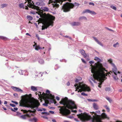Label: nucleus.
<instances>
[{"mask_svg":"<svg viewBox=\"0 0 122 122\" xmlns=\"http://www.w3.org/2000/svg\"><path fill=\"white\" fill-rule=\"evenodd\" d=\"M14 95L16 97H17L18 94L16 93H15L14 94Z\"/></svg>","mask_w":122,"mask_h":122,"instance_id":"nucleus-52","label":"nucleus"},{"mask_svg":"<svg viewBox=\"0 0 122 122\" xmlns=\"http://www.w3.org/2000/svg\"><path fill=\"white\" fill-rule=\"evenodd\" d=\"M92 113V118L90 115L86 112L81 113L80 114H77V116L82 122L86 121L92 119V122H102L101 121L102 119L107 118L109 119L105 113H102L101 115H97L96 112H94Z\"/></svg>","mask_w":122,"mask_h":122,"instance_id":"nucleus-3","label":"nucleus"},{"mask_svg":"<svg viewBox=\"0 0 122 122\" xmlns=\"http://www.w3.org/2000/svg\"><path fill=\"white\" fill-rule=\"evenodd\" d=\"M41 93V92H36V95L38 94L39 97L40 98Z\"/></svg>","mask_w":122,"mask_h":122,"instance_id":"nucleus-34","label":"nucleus"},{"mask_svg":"<svg viewBox=\"0 0 122 122\" xmlns=\"http://www.w3.org/2000/svg\"><path fill=\"white\" fill-rule=\"evenodd\" d=\"M55 17L49 14L46 15L44 17L45 22L44 25L42 26V30L46 29L50 25L53 26V21L54 20Z\"/></svg>","mask_w":122,"mask_h":122,"instance_id":"nucleus-5","label":"nucleus"},{"mask_svg":"<svg viewBox=\"0 0 122 122\" xmlns=\"http://www.w3.org/2000/svg\"><path fill=\"white\" fill-rule=\"evenodd\" d=\"M11 88L15 91L20 92H23L22 90L18 87L13 86H12L11 87Z\"/></svg>","mask_w":122,"mask_h":122,"instance_id":"nucleus-12","label":"nucleus"},{"mask_svg":"<svg viewBox=\"0 0 122 122\" xmlns=\"http://www.w3.org/2000/svg\"><path fill=\"white\" fill-rule=\"evenodd\" d=\"M59 103L64 105L58 107L60 108L59 110L60 113L64 116H67L70 114L71 111L68 109H76L77 108L74 101L68 100L67 97L62 99Z\"/></svg>","mask_w":122,"mask_h":122,"instance_id":"nucleus-2","label":"nucleus"},{"mask_svg":"<svg viewBox=\"0 0 122 122\" xmlns=\"http://www.w3.org/2000/svg\"><path fill=\"white\" fill-rule=\"evenodd\" d=\"M46 94H50V91L48 90H47L46 91Z\"/></svg>","mask_w":122,"mask_h":122,"instance_id":"nucleus-43","label":"nucleus"},{"mask_svg":"<svg viewBox=\"0 0 122 122\" xmlns=\"http://www.w3.org/2000/svg\"><path fill=\"white\" fill-rule=\"evenodd\" d=\"M106 99L110 102H111L112 101V100L109 97H107Z\"/></svg>","mask_w":122,"mask_h":122,"instance_id":"nucleus-39","label":"nucleus"},{"mask_svg":"<svg viewBox=\"0 0 122 122\" xmlns=\"http://www.w3.org/2000/svg\"><path fill=\"white\" fill-rule=\"evenodd\" d=\"M95 66H93L92 64L90 66L92 67L91 72L93 73V75L94 79L99 81L98 86L101 88V86L102 84V82L107 78L106 77V75L104 71H107L103 67L102 64L95 63Z\"/></svg>","mask_w":122,"mask_h":122,"instance_id":"nucleus-1","label":"nucleus"},{"mask_svg":"<svg viewBox=\"0 0 122 122\" xmlns=\"http://www.w3.org/2000/svg\"><path fill=\"white\" fill-rule=\"evenodd\" d=\"M54 98V96L52 95L51 94H48L43 92L42 94L41 93V94L40 98L45 99V103L43 104V105L46 106H47L48 104L49 103L48 99L50 100L51 102L54 103L55 104L56 103V102Z\"/></svg>","mask_w":122,"mask_h":122,"instance_id":"nucleus-6","label":"nucleus"},{"mask_svg":"<svg viewBox=\"0 0 122 122\" xmlns=\"http://www.w3.org/2000/svg\"><path fill=\"white\" fill-rule=\"evenodd\" d=\"M52 121L53 122H56V121L55 119H52Z\"/></svg>","mask_w":122,"mask_h":122,"instance_id":"nucleus-59","label":"nucleus"},{"mask_svg":"<svg viewBox=\"0 0 122 122\" xmlns=\"http://www.w3.org/2000/svg\"><path fill=\"white\" fill-rule=\"evenodd\" d=\"M64 37H66V38H68L69 39H70V40H71L72 38H71L70 37H69V36H64Z\"/></svg>","mask_w":122,"mask_h":122,"instance_id":"nucleus-41","label":"nucleus"},{"mask_svg":"<svg viewBox=\"0 0 122 122\" xmlns=\"http://www.w3.org/2000/svg\"><path fill=\"white\" fill-rule=\"evenodd\" d=\"M89 63H90V64H92V63H94V62L92 61H89Z\"/></svg>","mask_w":122,"mask_h":122,"instance_id":"nucleus-54","label":"nucleus"},{"mask_svg":"<svg viewBox=\"0 0 122 122\" xmlns=\"http://www.w3.org/2000/svg\"><path fill=\"white\" fill-rule=\"evenodd\" d=\"M49 2L50 1L51 2V3H52L53 2L54 3V1H53V0L52 1V0H49Z\"/></svg>","mask_w":122,"mask_h":122,"instance_id":"nucleus-61","label":"nucleus"},{"mask_svg":"<svg viewBox=\"0 0 122 122\" xmlns=\"http://www.w3.org/2000/svg\"><path fill=\"white\" fill-rule=\"evenodd\" d=\"M55 0H54V4H52L53 7L54 8H58L59 7V5L58 4H57V3H58V2H56Z\"/></svg>","mask_w":122,"mask_h":122,"instance_id":"nucleus-15","label":"nucleus"},{"mask_svg":"<svg viewBox=\"0 0 122 122\" xmlns=\"http://www.w3.org/2000/svg\"><path fill=\"white\" fill-rule=\"evenodd\" d=\"M81 95H82L84 96H87V94H86L84 92H82L81 94Z\"/></svg>","mask_w":122,"mask_h":122,"instance_id":"nucleus-38","label":"nucleus"},{"mask_svg":"<svg viewBox=\"0 0 122 122\" xmlns=\"http://www.w3.org/2000/svg\"><path fill=\"white\" fill-rule=\"evenodd\" d=\"M26 17L29 20H32L33 19L32 17L30 15H27Z\"/></svg>","mask_w":122,"mask_h":122,"instance_id":"nucleus-31","label":"nucleus"},{"mask_svg":"<svg viewBox=\"0 0 122 122\" xmlns=\"http://www.w3.org/2000/svg\"><path fill=\"white\" fill-rule=\"evenodd\" d=\"M79 4L76 3H74V4L68 2H67L63 4L62 6L61 10L64 12H67L70 11L71 9H72L75 6L77 7L80 5Z\"/></svg>","mask_w":122,"mask_h":122,"instance_id":"nucleus-8","label":"nucleus"},{"mask_svg":"<svg viewBox=\"0 0 122 122\" xmlns=\"http://www.w3.org/2000/svg\"><path fill=\"white\" fill-rule=\"evenodd\" d=\"M89 101L91 102H97V100L94 99H90Z\"/></svg>","mask_w":122,"mask_h":122,"instance_id":"nucleus-40","label":"nucleus"},{"mask_svg":"<svg viewBox=\"0 0 122 122\" xmlns=\"http://www.w3.org/2000/svg\"><path fill=\"white\" fill-rule=\"evenodd\" d=\"M31 94L29 95L26 94L25 96L24 99H21L19 102V106L27 107H32L33 109L35 107L37 108L40 105V103L37 100L32 102H30V100L31 97Z\"/></svg>","mask_w":122,"mask_h":122,"instance_id":"nucleus-4","label":"nucleus"},{"mask_svg":"<svg viewBox=\"0 0 122 122\" xmlns=\"http://www.w3.org/2000/svg\"><path fill=\"white\" fill-rule=\"evenodd\" d=\"M119 46V44L118 42H117L116 44H114L113 45L114 47H116L117 46Z\"/></svg>","mask_w":122,"mask_h":122,"instance_id":"nucleus-32","label":"nucleus"},{"mask_svg":"<svg viewBox=\"0 0 122 122\" xmlns=\"http://www.w3.org/2000/svg\"><path fill=\"white\" fill-rule=\"evenodd\" d=\"M11 102L12 103H14L15 104H16V105H18V102H17L14 101H11Z\"/></svg>","mask_w":122,"mask_h":122,"instance_id":"nucleus-37","label":"nucleus"},{"mask_svg":"<svg viewBox=\"0 0 122 122\" xmlns=\"http://www.w3.org/2000/svg\"><path fill=\"white\" fill-rule=\"evenodd\" d=\"M0 39L4 40H6L7 39V38L6 37L1 36H0Z\"/></svg>","mask_w":122,"mask_h":122,"instance_id":"nucleus-28","label":"nucleus"},{"mask_svg":"<svg viewBox=\"0 0 122 122\" xmlns=\"http://www.w3.org/2000/svg\"><path fill=\"white\" fill-rule=\"evenodd\" d=\"M19 6L20 8H25V7H24V5L23 3H21L20 4Z\"/></svg>","mask_w":122,"mask_h":122,"instance_id":"nucleus-27","label":"nucleus"},{"mask_svg":"<svg viewBox=\"0 0 122 122\" xmlns=\"http://www.w3.org/2000/svg\"><path fill=\"white\" fill-rule=\"evenodd\" d=\"M94 59L96 60H98L99 59V58L97 57H95V58Z\"/></svg>","mask_w":122,"mask_h":122,"instance_id":"nucleus-46","label":"nucleus"},{"mask_svg":"<svg viewBox=\"0 0 122 122\" xmlns=\"http://www.w3.org/2000/svg\"><path fill=\"white\" fill-rule=\"evenodd\" d=\"M1 7L2 8H3L4 7H6L7 5L6 4H2L1 5Z\"/></svg>","mask_w":122,"mask_h":122,"instance_id":"nucleus-33","label":"nucleus"},{"mask_svg":"<svg viewBox=\"0 0 122 122\" xmlns=\"http://www.w3.org/2000/svg\"><path fill=\"white\" fill-rule=\"evenodd\" d=\"M83 19L85 20H87L85 16H82L80 17L79 18V20H82Z\"/></svg>","mask_w":122,"mask_h":122,"instance_id":"nucleus-30","label":"nucleus"},{"mask_svg":"<svg viewBox=\"0 0 122 122\" xmlns=\"http://www.w3.org/2000/svg\"><path fill=\"white\" fill-rule=\"evenodd\" d=\"M32 0H27V1H28V2L27 6L30 8L36 9L37 11H32L31 12V13L33 14L37 13L38 14L40 15V16L41 17H43V13L42 11L40 10L39 7L38 6H36L34 5V3L33 1H32Z\"/></svg>","mask_w":122,"mask_h":122,"instance_id":"nucleus-9","label":"nucleus"},{"mask_svg":"<svg viewBox=\"0 0 122 122\" xmlns=\"http://www.w3.org/2000/svg\"><path fill=\"white\" fill-rule=\"evenodd\" d=\"M14 109L16 111H17L18 110V108L17 107H15L14 108Z\"/></svg>","mask_w":122,"mask_h":122,"instance_id":"nucleus-57","label":"nucleus"},{"mask_svg":"<svg viewBox=\"0 0 122 122\" xmlns=\"http://www.w3.org/2000/svg\"><path fill=\"white\" fill-rule=\"evenodd\" d=\"M10 105L13 107H15L16 106L15 105L13 104L10 103Z\"/></svg>","mask_w":122,"mask_h":122,"instance_id":"nucleus-42","label":"nucleus"},{"mask_svg":"<svg viewBox=\"0 0 122 122\" xmlns=\"http://www.w3.org/2000/svg\"><path fill=\"white\" fill-rule=\"evenodd\" d=\"M104 107L106 109L108 112H109L110 111V108L107 106V105H105L104 106Z\"/></svg>","mask_w":122,"mask_h":122,"instance_id":"nucleus-25","label":"nucleus"},{"mask_svg":"<svg viewBox=\"0 0 122 122\" xmlns=\"http://www.w3.org/2000/svg\"><path fill=\"white\" fill-rule=\"evenodd\" d=\"M37 110L38 111H42L43 110L42 108V109H38Z\"/></svg>","mask_w":122,"mask_h":122,"instance_id":"nucleus-47","label":"nucleus"},{"mask_svg":"<svg viewBox=\"0 0 122 122\" xmlns=\"http://www.w3.org/2000/svg\"><path fill=\"white\" fill-rule=\"evenodd\" d=\"M66 84L68 86H69L70 85V83L69 81H68L67 83Z\"/></svg>","mask_w":122,"mask_h":122,"instance_id":"nucleus-49","label":"nucleus"},{"mask_svg":"<svg viewBox=\"0 0 122 122\" xmlns=\"http://www.w3.org/2000/svg\"><path fill=\"white\" fill-rule=\"evenodd\" d=\"M29 117V115L28 114L22 115L20 116V117L23 119H26L27 117Z\"/></svg>","mask_w":122,"mask_h":122,"instance_id":"nucleus-19","label":"nucleus"},{"mask_svg":"<svg viewBox=\"0 0 122 122\" xmlns=\"http://www.w3.org/2000/svg\"><path fill=\"white\" fill-rule=\"evenodd\" d=\"M114 68L112 69L113 71H110V72H109L108 73L107 72V74L106 73H105V75H106V76H107V75H109V74H110L111 75V74H112V75L113 76L114 79L115 80H117L118 79V77H117V74H116V72L117 71V69L116 66H113ZM107 71V70H106ZM105 71H104V72Z\"/></svg>","mask_w":122,"mask_h":122,"instance_id":"nucleus-10","label":"nucleus"},{"mask_svg":"<svg viewBox=\"0 0 122 122\" xmlns=\"http://www.w3.org/2000/svg\"><path fill=\"white\" fill-rule=\"evenodd\" d=\"M42 10L44 11H48L49 9L47 7H44L43 8H42Z\"/></svg>","mask_w":122,"mask_h":122,"instance_id":"nucleus-26","label":"nucleus"},{"mask_svg":"<svg viewBox=\"0 0 122 122\" xmlns=\"http://www.w3.org/2000/svg\"><path fill=\"white\" fill-rule=\"evenodd\" d=\"M111 7L112 8V9H113L114 10H116V7L114 6L113 5H112L111 6Z\"/></svg>","mask_w":122,"mask_h":122,"instance_id":"nucleus-36","label":"nucleus"},{"mask_svg":"<svg viewBox=\"0 0 122 122\" xmlns=\"http://www.w3.org/2000/svg\"><path fill=\"white\" fill-rule=\"evenodd\" d=\"M74 120L77 122H79V121L78 120V119L76 118H75Z\"/></svg>","mask_w":122,"mask_h":122,"instance_id":"nucleus-62","label":"nucleus"},{"mask_svg":"<svg viewBox=\"0 0 122 122\" xmlns=\"http://www.w3.org/2000/svg\"><path fill=\"white\" fill-rule=\"evenodd\" d=\"M79 80L78 79H76V80H75V82H78L79 81Z\"/></svg>","mask_w":122,"mask_h":122,"instance_id":"nucleus-60","label":"nucleus"},{"mask_svg":"<svg viewBox=\"0 0 122 122\" xmlns=\"http://www.w3.org/2000/svg\"><path fill=\"white\" fill-rule=\"evenodd\" d=\"M105 90L106 91L108 92L110 91L111 90L110 88L109 87L106 88Z\"/></svg>","mask_w":122,"mask_h":122,"instance_id":"nucleus-35","label":"nucleus"},{"mask_svg":"<svg viewBox=\"0 0 122 122\" xmlns=\"http://www.w3.org/2000/svg\"><path fill=\"white\" fill-rule=\"evenodd\" d=\"M81 60L83 62L85 63H86V61L84 60L83 59H81Z\"/></svg>","mask_w":122,"mask_h":122,"instance_id":"nucleus-48","label":"nucleus"},{"mask_svg":"<svg viewBox=\"0 0 122 122\" xmlns=\"http://www.w3.org/2000/svg\"><path fill=\"white\" fill-rule=\"evenodd\" d=\"M56 2H58L61 5L62 4V2L64 1L67 0H55Z\"/></svg>","mask_w":122,"mask_h":122,"instance_id":"nucleus-21","label":"nucleus"},{"mask_svg":"<svg viewBox=\"0 0 122 122\" xmlns=\"http://www.w3.org/2000/svg\"><path fill=\"white\" fill-rule=\"evenodd\" d=\"M96 112L97 113H98V114H100V111H96Z\"/></svg>","mask_w":122,"mask_h":122,"instance_id":"nucleus-51","label":"nucleus"},{"mask_svg":"<svg viewBox=\"0 0 122 122\" xmlns=\"http://www.w3.org/2000/svg\"><path fill=\"white\" fill-rule=\"evenodd\" d=\"M95 41L99 45L102 46H103V45L100 41L98 40L95 37H93Z\"/></svg>","mask_w":122,"mask_h":122,"instance_id":"nucleus-16","label":"nucleus"},{"mask_svg":"<svg viewBox=\"0 0 122 122\" xmlns=\"http://www.w3.org/2000/svg\"><path fill=\"white\" fill-rule=\"evenodd\" d=\"M25 9L26 10H28V8L26 5L25 6Z\"/></svg>","mask_w":122,"mask_h":122,"instance_id":"nucleus-56","label":"nucleus"},{"mask_svg":"<svg viewBox=\"0 0 122 122\" xmlns=\"http://www.w3.org/2000/svg\"><path fill=\"white\" fill-rule=\"evenodd\" d=\"M108 61L112 66H115V65L114 64L112 63V60L111 59H110L108 60Z\"/></svg>","mask_w":122,"mask_h":122,"instance_id":"nucleus-22","label":"nucleus"},{"mask_svg":"<svg viewBox=\"0 0 122 122\" xmlns=\"http://www.w3.org/2000/svg\"><path fill=\"white\" fill-rule=\"evenodd\" d=\"M49 112L52 114H53L54 113V112L53 111H49Z\"/></svg>","mask_w":122,"mask_h":122,"instance_id":"nucleus-53","label":"nucleus"},{"mask_svg":"<svg viewBox=\"0 0 122 122\" xmlns=\"http://www.w3.org/2000/svg\"><path fill=\"white\" fill-rule=\"evenodd\" d=\"M73 109H72V110L71 111V112H74V113H76V112H77V111L76 110H72Z\"/></svg>","mask_w":122,"mask_h":122,"instance_id":"nucleus-45","label":"nucleus"},{"mask_svg":"<svg viewBox=\"0 0 122 122\" xmlns=\"http://www.w3.org/2000/svg\"><path fill=\"white\" fill-rule=\"evenodd\" d=\"M30 121H34L35 122H36L37 121V119L35 118L34 117L32 119H30Z\"/></svg>","mask_w":122,"mask_h":122,"instance_id":"nucleus-29","label":"nucleus"},{"mask_svg":"<svg viewBox=\"0 0 122 122\" xmlns=\"http://www.w3.org/2000/svg\"><path fill=\"white\" fill-rule=\"evenodd\" d=\"M34 43H35V45H33V46L34 47L35 46H37V43H35V42H34Z\"/></svg>","mask_w":122,"mask_h":122,"instance_id":"nucleus-55","label":"nucleus"},{"mask_svg":"<svg viewBox=\"0 0 122 122\" xmlns=\"http://www.w3.org/2000/svg\"><path fill=\"white\" fill-rule=\"evenodd\" d=\"M79 51L81 54L83 56V57L86 58L87 57V55L85 53V51L83 49H80L79 50Z\"/></svg>","mask_w":122,"mask_h":122,"instance_id":"nucleus-13","label":"nucleus"},{"mask_svg":"<svg viewBox=\"0 0 122 122\" xmlns=\"http://www.w3.org/2000/svg\"><path fill=\"white\" fill-rule=\"evenodd\" d=\"M89 5H92L93 6H94V4L92 2H90L89 3Z\"/></svg>","mask_w":122,"mask_h":122,"instance_id":"nucleus-44","label":"nucleus"},{"mask_svg":"<svg viewBox=\"0 0 122 122\" xmlns=\"http://www.w3.org/2000/svg\"><path fill=\"white\" fill-rule=\"evenodd\" d=\"M43 2L44 1H41V2H38L36 3V4L37 5L40 6L45 5V4Z\"/></svg>","mask_w":122,"mask_h":122,"instance_id":"nucleus-18","label":"nucleus"},{"mask_svg":"<svg viewBox=\"0 0 122 122\" xmlns=\"http://www.w3.org/2000/svg\"><path fill=\"white\" fill-rule=\"evenodd\" d=\"M42 49V48L40 47L39 45L36 46L35 47V49L36 50H38L39 49Z\"/></svg>","mask_w":122,"mask_h":122,"instance_id":"nucleus-24","label":"nucleus"},{"mask_svg":"<svg viewBox=\"0 0 122 122\" xmlns=\"http://www.w3.org/2000/svg\"><path fill=\"white\" fill-rule=\"evenodd\" d=\"M7 102L6 101H5L4 102V104H7Z\"/></svg>","mask_w":122,"mask_h":122,"instance_id":"nucleus-58","label":"nucleus"},{"mask_svg":"<svg viewBox=\"0 0 122 122\" xmlns=\"http://www.w3.org/2000/svg\"><path fill=\"white\" fill-rule=\"evenodd\" d=\"M26 35H28L29 36H31V35H30L28 33H27L26 34Z\"/></svg>","mask_w":122,"mask_h":122,"instance_id":"nucleus-63","label":"nucleus"},{"mask_svg":"<svg viewBox=\"0 0 122 122\" xmlns=\"http://www.w3.org/2000/svg\"><path fill=\"white\" fill-rule=\"evenodd\" d=\"M80 23L79 22H73L72 24V25L73 26H78L80 25Z\"/></svg>","mask_w":122,"mask_h":122,"instance_id":"nucleus-20","label":"nucleus"},{"mask_svg":"<svg viewBox=\"0 0 122 122\" xmlns=\"http://www.w3.org/2000/svg\"><path fill=\"white\" fill-rule=\"evenodd\" d=\"M56 100H59L60 99V98L58 97L57 96L56 97Z\"/></svg>","mask_w":122,"mask_h":122,"instance_id":"nucleus-50","label":"nucleus"},{"mask_svg":"<svg viewBox=\"0 0 122 122\" xmlns=\"http://www.w3.org/2000/svg\"><path fill=\"white\" fill-rule=\"evenodd\" d=\"M39 20H40V22H41L42 21V19L41 18H40L39 19Z\"/></svg>","mask_w":122,"mask_h":122,"instance_id":"nucleus-64","label":"nucleus"},{"mask_svg":"<svg viewBox=\"0 0 122 122\" xmlns=\"http://www.w3.org/2000/svg\"><path fill=\"white\" fill-rule=\"evenodd\" d=\"M93 107L95 110H97L99 109V107L97 104L94 103L93 105Z\"/></svg>","mask_w":122,"mask_h":122,"instance_id":"nucleus-17","label":"nucleus"},{"mask_svg":"<svg viewBox=\"0 0 122 122\" xmlns=\"http://www.w3.org/2000/svg\"><path fill=\"white\" fill-rule=\"evenodd\" d=\"M21 111H23V113H27L28 112L34 113L35 112H36V110H34L33 111H31L28 110V111H27L26 110H24L22 109Z\"/></svg>","mask_w":122,"mask_h":122,"instance_id":"nucleus-14","label":"nucleus"},{"mask_svg":"<svg viewBox=\"0 0 122 122\" xmlns=\"http://www.w3.org/2000/svg\"><path fill=\"white\" fill-rule=\"evenodd\" d=\"M89 13L94 15H95L96 14V13L94 11H92L88 9H87L85 10L83 12V13Z\"/></svg>","mask_w":122,"mask_h":122,"instance_id":"nucleus-11","label":"nucleus"},{"mask_svg":"<svg viewBox=\"0 0 122 122\" xmlns=\"http://www.w3.org/2000/svg\"><path fill=\"white\" fill-rule=\"evenodd\" d=\"M37 87H36L33 86H31V90L33 91H36L37 90Z\"/></svg>","mask_w":122,"mask_h":122,"instance_id":"nucleus-23","label":"nucleus"},{"mask_svg":"<svg viewBox=\"0 0 122 122\" xmlns=\"http://www.w3.org/2000/svg\"><path fill=\"white\" fill-rule=\"evenodd\" d=\"M75 88L76 89L75 91H78V92H81L82 91H90L91 89L87 85L85 84L83 82H79L77 84H76L74 85Z\"/></svg>","mask_w":122,"mask_h":122,"instance_id":"nucleus-7","label":"nucleus"}]
</instances>
